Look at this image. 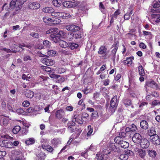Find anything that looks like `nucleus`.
<instances>
[{"instance_id":"nucleus-62","label":"nucleus","mask_w":160,"mask_h":160,"mask_svg":"<svg viewBox=\"0 0 160 160\" xmlns=\"http://www.w3.org/2000/svg\"><path fill=\"white\" fill-rule=\"evenodd\" d=\"M22 105L24 107H28L30 105V103L28 101L26 100L22 103Z\"/></svg>"},{"instance_id":"nucleus-27","label":"nucleus","mask_w":160,"mask_h":160,"mask_svg":"<svg viewBox=\"0 0 160 160\" xmlns=\"http://www.w3.org/2000/svg\"><path fill=\"white\" fill-rule=\"evenodd\" d=\"M34 92L29 90H27L25 95L28 98H31L34 96Z\"/></svg>"},{"instance_id":"nucleus-48","label":"nucleus","mask_w":160,"mask_h":160,"mask_svg":"<svg viewBox=\"0 0 160 160\" xmlns=\"http://www.w3.org/2000/svg\"><path fill=\"white\" fill-rule=\"evenodd\" d=\"M61 12H54V11L52 12L51 13V15L52 16H54L57 18H60L61 16Z\"/></svg>"},{"instance_id":"nucleus-3","label":"nucleus","mask_w":160,"mask_h":160,"mask_svg":"<svg viewBox=\"0 0 160 160\" xmlns=\"http://www.w3.org/2000/svg\"><path fill=\"white\" fill-rule=\"evenodd\" d=\"M61 33H62V31H60L59 32L53 33L51 34L50 37L52 38V41L55 43H57L61 40L62 35Z\"/></svg>"},{"instance_id":"nucleus-60","label":"nucleus","mask_w":160,"mask_h":160,"mask_svg":"<svg viewBox=\"0 0 160 160\" xmlns=\"http://www.w3.org/2000/svg\"><path fill=\"white\" fill-rule=\"evenodd\" d=\"M30 35L33 38H38L39 37V34L35 32H32L30 34Z\"/></svg>"},{"instance_id":"nucleus-22","label":"nucleus","mask_w":160,"mask_h":160,"mask_svg":"<svg viewBox=\"0 0 160 160\" xmlns=\"http://www.w3.org/2000/svg\"><path fill=\"white\" fill-rule=\"evenodd\" d=\"M96 155V158L98 160H106L108 158L107 156H105V154L100 152H98Z\"/></svg>"},{"instance_id":"nucleus-54","label":"nucleus","mask_w":160,"mask_h":160,"mask_svg":"<svg viewBox=\"0 0 160 160\" xmlns=\"http://www.w3.org/2000/svg\"><path fill=\"white\" fill-rule=\"evenodd\" d=\"M160 105V102L158 100H154L152 101V105L153 107H154L157 105Z\"/></svg>"},{"instance_id":"nucleus-26","label":"nucleus","mask_w":160,"mask_h":160,"mask_svg":"<svg viewBox=\"0 0 160 160\" xmlns=\"http://www.w3.org/2000/svg\"><path fill=\"white\" fill-rule=\"evenodd\" d=\"M147 133L150 136V138L157 135L156 134V132L155 129L153 127L151 128L148 131Z\"/></svg>"},{"instance_id":"nucleus-14","label":"nucleus","mask_w":160,"mask_h":160,"mask_svg":"<svg viewBox=\"0 0 160 160\" xmlns=\"http://www.w3.org/2000/svg\"><path fill=\"white\" fill-rule=\"evenodd\" d=\"M1 145L2 147L8 148L13 147V143L8 139L3 140L2 141Z\"/></svg>"},{"instance_id":"nucleus-41","label":"nucleus","mask_w":160,"mask_h":160,"mask_svg":"<svg viewBox=\"0 0 160 160\" xmlns=\"http://www.w3.org/2000/svg\"><path fill=\"white\" fill-rule=\"evenodd\" d=\"M59 44L62 48H65L68 46V44L65 41L61 40L59 42Z\"/></svg>"},{"instance_id":"nucleus-39","label":"nucleus","mask_w":160,"mask_h":160,"mask_svg":"<svg viewBox=\"0 0 160 160\" xmlns=\"http://www.w3.org/2000/svg\"><path fill=\"white\" fill-rule=\"evenodd\" d=\"M60 17H62L63 18H68L71 17V16L68 13H66L64 12H61Z\"/></svg>"},{"instance_id":"nucleus-58","label":"nucleus","mask_w":160,"mask_h":160,"mask_svg":"<svg viewBox=\"0 0 160 160\" xmlns=\"http://www.w3.org/2000/svg\"><path fill=\"white\" fill-rule=\"evenodd\" d=\"M131 128H130L127 127L124 131L125 132L127 133V134L129 136H130L131 135V133L132 132L131 130Z\"/></svg>"},{"instance_id":"nucleus-2","label":"nucleus","mask_w":160,"mask_h":160,"mask_svg":"<svg viewBox=\"0 0 160 160\" xmlns=\"http://www.w3.org/2000/svg\"><path fill=\"white\" fill-rule=\"evenodd\" d=\"M114 142L120 145L121 147L123 148H128L129 146V143L125 141L121 140L119 137H116L114 139Z\"/></svg>"},{"instance_id":"nucleus-56","label":"nucleus","mask_w":160,"mask_h":160,"mask_svg":"<svg viewBox=\"0 0 160 160\" xmlns=\"http://www.w3.org/2000/svg\"><path fill=\"white\" fill-rule=\"evenodd\" d=\"M130 127H131L130 128H131V130L132 132H135L138 130L137 127L134 124H132Z\"/></svg>"},{"instance_id":"nucleus-50","label":"nucleus","mask_w":160,"mask_h":160,"mask_svg":"<svg viewBox=\"0 0 160 160\" xmlns=\"http://www.w3.org/2000/svg\"><path fill=\"white\" fill-rule=\"evenodd\" d=\"M42 68L44 71L47 72H52V69L49 67L46 66H42Z\"/></svg>"},{"instance_id":"nucleus-21","label":"nucleus","mask_w":160,"mask_h":160,"mask_svg":"<svg viewBox=\"0 0 160 160\" xmlns=\"http://www.w3.org/2000/svg\"><path fill=\"white\" fill-rule=\"evenodd\" d=\"M134 59V58L133 56L127 58L126 60H125L123 61V63L124 65H127L128 66H130L132 65V60H133Z\"/></svg>"},{"instance_id":"nucleus-16","label":"nucleus","mask_w":160,"mask_h":160,"mask_svg":"<svg viewBox=\"0 0 160 160\" xmlns=\"http://www.w3.org/2000/svg\"><path fill=\"white\" fill-rule=\"evenodd\" d=\"M65 115V112L62 109H60L56 112L55 117L58 119H61L63 118Z\"/></svg>"},{"instance_id":"nucleus-30","label":"nucleus","mask_w":160,"mask_h":160,"mask_svg":"<svg viewBox=\"0 0 160 160\" xmlns=\"http://www.w3.org/2000/svg\"><path fill=\"white\" fill-rule=\"evenodd\" d=\"M54 11V9L51 7H46L43 8L42 11L45 13H51Z\"/></svg>"},{"instance_id":"nucleus-19","label":"nucleus","mask_w":160,"mask_h":160,"mask_svg":"<svg viewBox=\"0 0 160 160\" xmlns=\"http://www.w3.org/2000/svg\"><path fill=\"white\" fill-rule=\"evenodd\" d=\"M40 4L37 2H29L28 4L29 8L32 9H37L40 7Z\"/></svg>"},{"instance_id":"nucleus-43","label":"nucleus","mask_w":160,"mask_h":160,"mask_svg":"<svg viewBox=\"0 0 160 160\" xmlns=\"http://www.w3.org/2000/svg\"><path fill=\"white\" fill-rule=\"evenodd\" d=\"M10 48L12 52L16 53L17 51L18 46L17 45L14 44L10 47Z\"/></svg>"},{"instance_id":"nucleus-36","label":"nucleus","mask_w":160,"mask_h":160,"mask_svg":"<svg viewBox=\"0 0 160 160\" xmlns=\"http://www.w3.org/2000/svg\"><path fill=\"white\" fill-rule=\"evenodd\" d=\"M21 127L19 126H15L12 129V132L14 134L18 133L21 130Z\"/></svg>"},{"instance_id":"nucleus-18","label":"nucleus","mask_w":160,"mask_h":160,"mask_svg":"<svg viewBox=\"0 0 160 160\" xmlns=\"http://www.w3.org/2000/svg\"><path fill=\"white\" fill-rule=\"evenodd\" d=\"M118 102L117 101V96H115L112 99L110 102V106L113 109L114 111V108L116 107L118 105Z\"/></svg>"},{"instance_id":"nucleus-45","label":"nucleus","mask_w":160,"mask_h":160,"mask_svg":"<svg viewBox=\"0 0 160 160\" xmlns=\"http://www.w3.org/2000/svg\"><path fill=\"white\" fill-rule=\"evenodd\" d=\"M16 111L17 113L20 114L24 115L26 113V112L25 111V110H23L21 108L17 109Z\"/></svg>"},{"instance_id":"nucleus-17","label":"nucleus","mask_w":160,"mask_h":160,"mask_svg":"<svg viewBox=\"0 0 160 160\" xmlns=\"http://www.w3.org/2000/svg\"><path fill=\"white\" fill-rule=\"evenodd\" d=\"M119 46V42L118 41H116L113 44L112 47H114V49H112L111 51V54L115 58L116 56V53L117 52Z\"/></svg>"},{"instance_id":"nucleus-59","label":"nucleus","mask_w":160,"mask_h":160,"mask_svg":"<svg viewBox=\"0 0 160 160\" xmlns=\"http://www.w3.org/2000/svg\"><path fill=\"white\" fill-rule=\"evenodd\" d=\"M57 73L61 74L65 72V70L64 68H59L57 70Z\"/></svg>"},{"instance_id":"nucleus-57","label":"nucleus","mask_w":160,"mask_h":160,"mask_svg":"<svg viewBox=\"0 0 160 160\" xmlns=\"http://www.w3.org/2000/svg\"><path fill=\"white\" fill-rule=\"evenodd\" d=\"M98 117V114L97 111H95L92 113L91 117L93 118H96Z\"/></svg>"},{"instance_id":"nucleus-64","label":"nucleus","mask_w":160,"mask_h":160,"mask_svg":"<svg viewBox=\"0 0 160 160\" xmlns=\"http://www.w3.org/2000/svg\"><path fill=\"white\" fill-rule=\"evenodd\" d=\"M55 30V29L51 28L49 30H48L46 32V34H50L55 31H56Z\"/></svg>"},{"instance_id":"nucleus-35","label":"nucleus","mask_w":160,"mask_h":160,"mask_svg":"<svg viewBox=\"0 0 160 160\" xmlns=\"http://www.w3.org/2000/svg\"><path fill=\"white\" fill-rule=\"evenodd\" d=\"M61 52L62 54L63 55L68 56H71L72 55V52L69 50H62Z\"/></svg>"},{"instance_id":"nucleus-33","label":"nucleus","mask_w":160,"mask_h":160,"mask_svg":"<svg viewBox=\"0 0 160 160\" xmlns=\"http://www.w3.org/2000/svg\"><path fill=\"white\" fill-rule=\"evenodd\" d=\"M69 47L71 50H73L78 48L79 47V45L77 43L70 42L69 43Z\"/></svg>"},{"instance_id":"nucleus-40","label":"nucleus","mask_w":160,"mask_h":160,"mask_svg":"<svg viewBox=\"0 0 160 160\" xmlns=\"http://www.w3.org/2000/svg\"><path fill=\"white\" fill-rule=\"evenodd\" d=\"M52 3L54 6L57 7H59L61 4V2L60 0H53Z\"/></svg>"},{"instance_id":"nucleus-23","label":"nucleus","mask_w":160,"mask_h":160,"mask_svg":"<svg viewBox=\"0 0 160 160\" xmlns=\"http://www.w3.org/2000/svg\"><path fill=\"white\" fill-rule=\"evenodd\" d=\"M46 158V154L43 152H40L37 155L36 159L38 160H44Z\"/></svg>"},{"instance_id":"nucleus-52","label":"nucleus","mask_w":160,"mask_h":160,"mask_svg":"<svg viewBox=\"0 0 160 160\" xmlns=\"http://www.w3.org/2000/svg\"><path fill=\"white\" fill-rule=\"evenodd\" d=\"M43 44L44 45L48 48H49L51 46V42L48 40H45L43 41Z\"/></svg>"},{"instance_id":"nucleus-12","label":"nucleus","mask_w":160,"mask_h":160,"mask_svg":"<svg viewBox=\"0 0 160 160\" xmlns=\"http://www.w3.org/2000/svg\"><path fill=\"white\" fill-rule=\"evenodd\" d=\"M142 136L139 133H135L132 138V140L136 144H139L142 139Z\"/></svg>"},{"instance_id":"nucleus-7","label":"nucleus","mask_w":160,"mask_h":160,"mask_svg":"<svg viewBox=\"0 0 160 160\" xmlns=\"http://www.w3.org/2000/svg\"><path fill=\"white\" fill-rule=\"evenodd\" d=\"M66 28L68 31L76 32L79 30L80 27L77 25L72 24L66 25Z\"/></svg>"},{"instance_id":"nucleus-13","label":"nucleus","mask_w":160,"mask_h":160,"mask_svg":"<svg viewBox=\"0 0 160 160\" xmlns=\"http://www.w3.org/2000/svg\"><path fill=\"white\" fill-rule=\"evenodd\" d=\"M42 62L43 64L47 66H52L55 63V61L52 59L47 58H43Z\"/></svg>"},{"instance_id":"nucleus-11","label":"nucleus","mask_w":160,"mask_h":160,"mask_svg":"<svg viewBox=\"0 0 160 160\" xmlns=\"http://www.w3.org/2000/svg\"><path fill=\"white\" fill-rule=\"evenodd\" d=\"M150 141L156 145L160 144V138L158 135L150 138Z\"/></svg>"},{"instance_id":"nucleus-51","label":"nucleus","mask_w":160,"mask_h":160,"mask_svg":"<svg viewBox=\"0 0 160 160\" xmlns=\"http://www.w3.org/2000/svg\"><path fill=\"white\" fill-rule=\"evenodd\" d=\"M88 131L87 133V135L88 136H90L93 132V128L91 126L89 125L88 126Z\"/></svg>"},{"instance_id":"nucleus-46","label":"nucleus","mask_w":160,"mask_h":160,"mask_svg":"<svg viewBox=\"0 0 160 160\" xmlns=\"http://www.w3.org/2000/svg\"><path fill=\"white\" fill-rule=\"evenodd\" d=\"M60 20L57 18H53L52 19L51 25L56 24L59 22Z\"/></svg>"},{"instance_id":"nucleus-49","label":"nucleus","mask_w":160,"mask_h":160,"mask_svg":"<svg viewBox=\"0 0 160 160\" xmlns=\"http://www.w3.org/2000/svg\"><path fill=\"white\" fill-rule=\"evenodd\" d=\"M56 79H57L56 82L58 83H61L65 80L64 78L62 77L60 75H59V77H58Z\"/></svg>"},{"instance_id":"nucleus-42","label":"nucleus","mask_w":160,"mask_h":160,"mask_svg":"<svg viewBox=\"0 0 160 160\" xmlns=\"http://www.w3.org/2000/svg\"><path fill=\"white\" fill-rule=\"evenodd\" d=\"M57 52L55 50H50L47 52V54L51 56H54L56 54Z\"/></svg>"},{"instance_id":"nucleus-47","label":"nucleus","mask_w":160,"mask_h":160,"mask_svg":"<svg viewBox=\"0 0 160 160\" xmlns=\"http://www.w3.org/2000/svg\"><path fill=\"white\" fill-rule=\"evenodd\" d=\"M17 0H12L10 3V6L12 9L15 8L16 6V2Z\"/></svg>"},{"instance_id":"nucleus-4","label":"nucleus","mask_w":160,"mask_h":160,"mask_svg":"<svg viewBox=\"0 0 160 160\" xmlns=\"http://www.w3.org/2000/svg\"><path fill=\"white\" fill-rule=\"evenodd\" d=\"M79 4V2L78 1L74 2L66 1L63 2L62 5L65 8H74L77 6Z\"/></svg>"},{"instance_id":"nucleus-6","label":"nucleus","mask_w":160,"mask_h":160,"mask_svg":"<svg viewBox=\"0 0 160 160\" xmlns=\"http://www.w3.org/2000/svg\"><path fill=\"white\" fill-rule=\"evenodd\" d=\"M108 148L111 151H113L115 152L120 153L121 150L119 147H117L115 143L110 142L108 144Z\"/></svg>"},{"instance_id":"nucleus-37","label":"nucleus","mask_w":160,"mask_h":160,"mask_svg":"<svg viewBox=\"0 0 160 160\" xmlns=\"http://www.w3.org/2000/svg\"><path fill=\"white\" fill-rule=\"evenodd\" d=\"M35 142V140L34 138H30L25 141V143L28 145L32 144Z\"/></svg>"},{"instance_id":"nucleus-8","label":"nucleus","mask_w":160,"mask_h":160,"mask_svg":"<svg viewBox=\"0 0 160 160\" xmlns=\"http://www.w3.org/2000/svg\"><path fill=\"white\" fill-rule=\"evenodd\" d=\"M135 151L137 152L139 156L143 159L145 160V157L146 155V152L145 150L142 148H137L135 149Z\"/></svg>"},{"instance_id":"nucleus-28","label":"nucleus","mask_w":160,"mask_h":160,"mask_svg":"<svg viewBox=\"0 0 160 160\" xmlns=\"http://www.w3.org/2000/svg\"><path fill=\"white\" fill-rule=\"evenodd\" d=\"M42 148L45 150H46L49 152H52L53 150V148L50 145H46L44 144H42Z\"/></svg>"},{"instance_id":"nucleus-24","label":"nucleus","mask_w":160,"mask_h":160,"mask_svg":"<svg viewBox=\"0 0 160 160\" xmlns=\"http://www.w3.org/2000/svg\"><path fill=\"white\" fill-rule=\"evenodd\" d=\"M147 152L149 157L152 158H155L157 155L156 152L153 149H148Z\"/></svg>"},{"instance_id":"nucleus-20","label":"nucleus","mask_w":160,"mask_h":160,"mask_svg":"<svg viewBox=\"0 0 160 160\" xmlns=\"http://www.w3.org/2000/svg\"><path fill=\"white\" fill-rule=\"evenodd\" d=\"M140 126L141 128L146 130L148 128L149 125L147 121L143 120L140 122Z\"/></svg>"},{"instance_id":"nucleus-29","label":"nucleus","mask_w":160,"mask_h":160,"mask_svg":"<svg viewBox=\"0 0 160 160\" xmlns=\"http://www.w3.org/2000/svg\"><path fill=\"white\" fill-rule=\"evenodd\" d=\"M130 150H128L127 151V154H122L120 155L119 156V158L122 160H127L128 158V153H130Z\"/></svg>"},{"instance_id":"nucleus-15","label":"nucleus","mask_w":160,"mask_h":160,"mask_svg":"<svg viewBox=\"0 0 160 160\" xmlns=\"http://www.w3.org/2000/svg\"><path fill=\"white\" fill-rule=\"evenodd\" d=\"M75 125V123L72 120L68 122L67 125L68 130L71 133L74 132Z\"/></svg>"},{"instance_id":"nucleus-34","label":"nucleus","mask_w":160,"mask_h":160,"mask_svg":"<svg viewBox=\"0 0 160 160\" xmlns=\"http://www.w3.org/2000/svg\"><path fill=\"white\" fill-rule=\"evenodd\" d=\"M83 36V33L81 32H78L75 34L73 36L74 38L76 39L81 38Z\"/></svg>"},{"instance_id":"nucleus-1","label":"nucleus","mask_w":160,"mask_h":160,"mask_svg":"<svg viewBox=\"0 0 160 160\" xmlns=\"http://www.w3.org/2000/svg\"><path fill=\"white\" fill-rule=\"evenodd\" d=\"M145 87L146 88V91L148 92V90L147 88V87H149L156 90L160 89V87L158 84L153 80L151 79L148 80L146 82ZM148 92H147V94Z\"/></svg>"},{"instance_id":"nucleus-32","label":"nucleus","mask_w":160,"mask_h":160,"mask_svg":"<svg viewBox=\"0 0 160 160\" xmlns=\"http://www.w3.org/2000/svg\"><path fill=\"white\" fill-rule=\"evenodd\" d=\"M139 74L141 76H144L145 71L142 65H139L138 67Z\"/></svg>"},{"instance_id":"nucleus-61","label":"nucleus","mask_w":160,"mask_h":160,"mask_svg":"<svg viewBox=\"0 0 160 160\" xmlns=\"http://www.w3.org/2000/svg\"><path fill=\"white\" fill-rule=\"evenodd\" d=\"M34 108L32 107H30L28 108L25 110L26 113L27 112L28 113L32 112L34 111Z\"/></svg>"},{"instance_id":"nucleus-44","label":"nucleus","mask_w":160,"mask_h":160,"mask_svg":"<svg viewBox=\"0 0 160 160\" xmlns=\"http://www.w3.org/2000/svg\"><path fill=\"white\" fill-rule=\"evenodd\" d=\"M103 152L104 153L103 154H105V156L106 155L107 156L108 155L111 153V151L108 148V146L106 148L104 149L103 150Z\"/></svg>"},{"instance_id":"nucleus-55","label":"nucleus","mask_w":160,"mask_h":160,"mask_svg":"<svg viewBox=\"0 0 160 160\" xmlns=\"http://www.w3.org/2000/svg\"><path fill=\"white\" fill-rule=\"evenodd\" d=\"M123 103L124 104L128 106H130L132 104L131 101L128 99H124L123 100Z\"/></svg>"},{"instance_id":"nucleus-63","label":"nucleus","mask_w":160,"mask_h":160,"mask_svg":"<svg viewBox=\"0 0 160 160\" xmlns=\"http://www.w3.org/2000/svg\"><path fill=\"white\" fill-rule=\"evenodd\" d=\"M49 76L51 78L56 79L58 77H59V75L54 74L53 73H50Z\"/></svg>"},{"instance_id":"nucleus-31","label":"nucleus","mask_w":160,"mask_h":160,"mask_svg":"<svg viewBox=\"0 0 160 160\" xmlns=\"http://www.w3.org/2000/svg\"><path fill=\"white\" fill-rule=\"evenodd\" d=\"M52 19V18H49L48 17H44L43 18V20L45 23H47L48 25H51Z\"/></svg>"},{"instance_id":"nucleus-38","label":"nucleus","mask_w":160,"mask_h":160,"mask_svg":"<svg viewBox=\"0 0 160 160\" xmlns=\"http://www.w3.org/2000/svg\"><path fill=\"white\" fill-rule=\"evenodd\" d=\"M128 136L127 133L125 132L124 131H121L119 133V136L117 137H119L121 138V140H122L123 138H125L126 137Z\"/></svg>"},{"instance_id":"nucleus-10","label":"nucleus","mask_w":160,"mask_h":160,"mask_svg":"<svg viewBox=\"0 0 160 160\" xmlns=\"http://www.w3.org/2000/svg\"><path fill=\"white\" fill-rule=\"evenodd\" d=\"M72 121L74 122H76L80 124H82L83 123L82 119V115L80 114H74L72 117Z\"/></svg>"},{"instance_id":"nucleus-5","label":"nucleus","mask_w":160,"mask_h":160,"mask_svg":"<svg viewBox=\"0 0 160 160\" xmlns=\"http://www.w3.org/2000/svg\"><path fill=\"white\" fill-rule=\"evenodd\" d=\"M107 50V48L106 46L101 45L99 48L98 53L99 55H103L102 56L103 59H106L107 58V56L108 54Z\"/></svg>"},{"instance_id":"nucleus-25","label":"nucleus","mask_w":160,"mask_h":160,"mask_svg":"<svg viewBox=\"0 0 160 160\" xmlns=\"http://www.w3.org/2000/svg\"><path fill=\"white\" fill-rule=\"evenodd\" d=\"M51 143L54 147H57L58 145L61 144V141L59 138H55L52 140Z\"/></svg>"},{"instance_id":"nucleus-53","label":"nucleus","mask_w":160,"mask_h":160,"mask_svg":"<svg viewBox=\"0 0 160 160\" xmlns=\"http://www.w3.org/2000/svg\"><path fill=\"white\" fill-rule=\"evenodd\" d=\"M142 32L143 35L144 36H149L150 38H152V35L151 32L145 31H143Z\"/></svg>"},{"instance_id":"nucleus-9","label":"nucleus","mask_w":160,"mask_h":160,"mask_svg":"<svg viewBox=\"0 0 160 160\" xmlns=\"http://www.w3.org/2000/svg\"><path fill=\"white\" fill-rule=\"evenodd\" d=\"M140 147L143 149L147 148L150 145L149 141L146 138H143L139 143Z\"/></svg>"}]
</instances>
